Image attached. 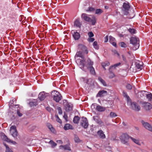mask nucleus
<instances>
[{"label": "nucleus", "mask_w": 152, "mask_h": 152, "mask_svg": "<svg viewBox=\"0 0 152 152\" xmlns=\"http://www.w3.org/2000/svg\"><path fill=\"white\" fill-rule=\"evenodd\" d=\"M94 62L90 59L88 58L86 61L85 59H81L80 64L78 65L80 68L83 70H84L85 67L90 70L91 73L93 75L95 74V69L93 66Z\"/></svg>", "instance_id": "1"}, {"label": "nucleus", "mask_w": 152, "mask_h": 152, "mask_svg": "<svg viewBox=\"0 0 152 152\" xmlns=\"http://www.w3.org/2000/svg\"><path fill=\"white\" fill-rule=\"evenodd\" d=\"M130 43L133 45V49L134 50H136L138 49L139 47V40L138 38L134 37H132L130 39Z\"/></svg>", "instance_id": "2"}, {"label": "nucleus", "mask_w": 152, "mask_h": 152, "mask_svg": "<svg viewBox=\"0 0 152 152\" xmlns=\"http://www.w3.org/2000/svg\"><path fill=\"white\" fill-rule=\"evenodd\" d=\"M51 94L53 99L57 102H59L62 99V96L57 91H52Z\"/></svg>", "instance_id": "3"}, {"label": "nucleus", "mask_w": 152, "mask_h": 152, "mask_svg": "<svg viewBox=\"0 0 152 152\" xmlns=\"http://www.w3.org/2000/svg\"><path fill=\"white\" fill-rule=\"evenodd\" d=\"M81 17L84 20L87 22H91L93 25H94L96 23V20L94 16H93L92 18L87 16V14L85 13H83L81 15Z\"/></svg>", "instance_id": "4"}, {"label": "nucleus", "mask_w": 152, "mask_h": 152, "mask_svg": "<svg viewBox=\"0 0 152 152\" xmlns=\"http://www.w3.org/2000/svg\"><path fill=\"white\" fill-rule=\"evenodd\" d=\"M76 61L78 65L80 64V60L81 59H85L83 53L81 51H78L77 52L75 56Z\"/></svg>", "instance_id": "5"}, {"label": "nucleus", "mask_w": 152, "mask_h": 152, "mask_svg": "<svg viewBox=\"0 0 152 152\" xmlns=\"http://www.w3.org/2000/svg\"><path fill=\"white\" fill-rule=\"evenodd\" d=\"M10 133L11 135L15 139H17L18 133L17 131L16 127L15 126H12L10 129Z\"/></svg>", "instance_id": "6"}, {"label": "nucleus", "mask_w": 152, "mask_h": 152, "mask_svg": "<svg viewBox=\"0 0 152 152\" xmlns=\"http://www.w3.org/2000/svg\"><path fill=\"white\" fill-rule=\"evenodd\" d=\"M120 138L121 142L123 144H125L127 143L129 137L126 134L123 133L121 135Z\"/></svg>", "instance_id": "7"}, {"label": "nucleus", "mask_w": 152, "mask_h": 152, "mask_svg": "<svg viewBox=\"0 0 152 152\" xmlns=\"http://www.w3.org/2000/svg\"><path fill=\"white\" fill-rule=\"evenodd\" d=\"M130 8V6L128 3H124L123 4V8L122 10L124 15H127L128 14V11Z\"/></svg>", "instance_id": "8"}, {"label": "nucleus", "mask_w": 152, "mask_h": 152, "mask_svg": "<svg viewBox=\"0 0 152 152\" xmlns=\"http://www.w3.org/2000/svg\"><path fill=\"white\" fill-rule=\"evenodd\" d=\"M128 103L131 104L132 108L133 110L136 111H139L140 110V107L136 102H133L132 103L131 101H130Z\"/></svg>", "instance_id": "9"}, {"label": "nucleus", "mask_w": 152, "mask_h": 152, "mask_svg": "<svg viewBox=\"0 0 152 152\" xmlns=\"http://www.w3.org/2000/svg\"><path fill=\"white\" fill-rule=\"evenodd\" d=\"M80 124L81 126L85 129L87 128L88 126V121L86 118H82Z\"/></svg>", "instance_id": "10"}, {"label": "nucleus", "mask_w": 152, "mask_h": 152, "mask_svg": "<svg viewBox=\"0 0 152 152\" xmlns=\"http://www.w3.org/2000/svg\"><path fill=\"white\" fill-rule=\"evenodd\" d=\"M141 123L145 128L152 132V127L149 124L143 121H142Z\"/></svg>", "instance_id": "11"}, {"label": "nucleus", "mask_w": 152, "mask_h": 152, "mask_svg": "<svg viewBox=\"0 0 152 152\" xmlns=\"http://www.w3.org/2000/svg\"><path fill=\"white\" fill-rule=\"evenodd\" d=\"M107 95V92L104 90H102L99 91L97 94V97H102Z\"/></svg>", "instance_id": "12"}, {"label": "nucleus", "mask_w": 152, "mask_h": 152, "mask_svg": "<svg viewBox=\"0 0 152 152\" xmlns=\"http://www.w3.org/2000/svg\"><path fill=\"white\" fill-rule=\"evenodd\" d=\"M144 108L146 110H149L152 108V105L149 103L148 102H143L142 103Z\"/></svg>", "instance_id": "13"}, {"label": "nucleus", "mask_w": 152, "mask_h": 152, "mask_svg": "<svg viewBox=\"0 0 152 152\" xmlns=\"http://www.w3.org/2000/svg\"><path fill=\"white\" fill-rule=\"evenodd\" d=\"M2 138L4 140L8 142H11L14 144H15L16 143L15 141H12L10 139L8 138L5 135H2Z\"/></svg>", "instance_id": "14"}, {"label": "nucleus", "mask_w": 152, "mask_h": 152, "mask_svg": "<svg viewBox=\"0 0 152 152\" xmlns=\"http://www.w3.org/2000/svg\"><path fill=\"white\" fill-rule=\"evenodd\" d=\"M109 42L112 44V45L116 47L117 45L116 42H115V39L112 36H110L109 37Z\"/></svg>", "instance_id": "15"}, {"label": "nucleus", "mask_w": 152, "mask_h": 152, "mask_svg": "<svg viewBox=\"0 0 152 152\" xmlns=\"http://www.w3.org/2000/svg\"><path fill=\"white\" fill-rule=\"evenodd\" d=\"M46 97L45 92L43 91L40 93L38 96V98L41 101H42Z\"/></svg>", "instance_id": "16"}, {"label": "nucleus", "mask_w": 152, "mask_h": 152, "mask_svg": "<svg viewBox=\"0 0 152 152\" xmlns=\"http://www.w3.org/2000/svg\"><path fill=\"white\" fill-rule=\"evenodd\" d=\"M73 33V36L75 40H78L80 38V35L79 33L74 31Z\"/></svg>", "instance_id": "17"}, {"label": "nucleus", "mask_w": 152, "mask_h": 152, "mask_svg": "<svg viewBox=\"0 0 152 152\" xmlns=\"http://www.w3.org/2000/svg\"><path fill=\"white\" fill-rule=\"evenodd\" d=\"M79 48L81 49L83 51H85V53L87 54L88 51L87 50L86 48L84 45H80L79 46Z\"/></svg>", "instance_id": "18"}, {"label": "nucleus", "mask_w": 152, "mask_h": 152, "mask_svg": "<svg viewBox=\"0 0 152 152\" xmlns=\"http://www.w3.org/2000/svg\"><path fill=\"white\" fill-rule=\"evenodd\" d=\"M142 64L143 63L141 61H139L138 62H136V66L137 69H142L143 67L142 66Z\"/></svg>", "instance_id": "19"}, {"label": "nucleus", "mask_w": 152, "mask_h": 152, "mask_svg": "<svg viewBox=\"0 0 152 152\" xmlns=\"http://www.w3.org/2000/svg\"><path fill=\"white\" fill-rule=\"evenodd\" d=\"M98 134L99 135V137L102 139L105 137V136L102 130H100L98 132Z\"/></svg>", "instance_id": "20"}, {"label": "nucleus", "mask_w": 152, "mask_h": 152, "mask_svg": "<svg viewBox=\"0 0 152 152\" xmlns=\"http://www.w3.org/2000/svg\"><path fill=\"white\" fill-rule=\"evenodd\" d=\"M96 108L97 110L99 112L104 111L106 110V108L105 107H104L99 105L97 106Z\"/></svg>", "instance_id": "21"}, {"label": "nucleus", "mask_w": 152, "mask_h": 152, "mask_svg": "<svg viewBox=\"0 0 152 152\" xmlns=\"http://www.w3.org/2000/svg\"><path fill=\"white\" fill-rule=\"evenodd\" d=\"M64 130H66L69 129H72V126L69 124H66L64 127Z\"/></svg>", "instance_id": "22"}, {"label": "nucleus", "mask_w": 152, "mask_h": 152, "mask_svg": "<svg viewBox=\"0 0 152 152\" xmlns=\"http://www.w3.org/2000/svg\"><path fill=\"white\" fill-rule=\"evenodd\" d=\"M65 107L66 111H69L72 110V106L71 105L67 103Z\"/></svg>", "instance_id": "23"}, {"label": "nucleus", "mask_w": 152, "mask_h": 152, "mask_svg": "<svg viewBox=\"0 0 152 152\" xmlns=\"http://www.w3.org/2000/svg\"><path fill=\"white\" fill-rule=\"evenodd\" d=\"M147 92L145 91H142L139 92L138 93V95L139 97H142L145 95H146Z\"/></svg>", "instance_id": "24"}, {"label": "nucleus", "mask_w": 152, "mask_h": 152, "mask_svg": "<svg viewBox=\"0 0 152 152\" xmlns=\"http://www.w3.org/2000/svg\"><path fill=\"white\" fill-rule=\"evenodd\" d=\"M130 138L135 143L139 145H141L140 143L138 140L134 139L132 137H130Z\"/></svg>", "instance_id": "25"}, {"label": "nucleus", "mask_w": 152, "mask_h": 152, "mask_svg": "<svg viewBox=\"0 0 152 152\" xmlns=\"http://www.w3.org/2000/svg\"><path fill=\"white\" fill-rule=\"evenodd\" d=\"M146 95L149 101H151L152 99V94L151 93L147 92Z\"/></svg>", "instance_id": "26"}, {"label": "nucleus", "mask_w": 152, "mask_h": 152, "mask_svg": "<svg viewBox=\"0 0 152 152\" xmlns=\"http://www.w3.org/2000/svg\"><path fill=\"white\" fill-rule=\"evenodd\" d=\"M109 65V62L107 61L102 63V66L105 70L106 69V68H105V67L106 66H108Z\"/></svg>", "instance_id": "27"}, {"label": "nucleus", "mask_w": 152, "mask_h": 152, "mask_svg": "<svg viewBox=\"0 0 152 152\" xmlns=\"http://www.w3.org/2000/svg\"><path fill=\"white\" fill-rule=\"evenodd\" d=\"M121 64V63L120 62L116 63L113 65L111 66L109 69H110L111 68L115 69L116 68L118 67Z\"/></svg>", "instance_id": "28"}, {"label": "nucleus", "mask_w": 152, "mask_h": 152, "mask_svg": "<svg viewBox=\"0 0 152 152\" xmlns=\"http://www.w3.org/2000/svg\"><path fill=\"white\" fill-rule=\"evenodd\" d=\"M80 120V118L78 116H76L73 119V121L75 124L78 123Z\"/></svg>", "instance_id": "29"}, {"label": "nucleus", "mask_w": 152, "mask_h": 152, "mask_svg": "<svg viewBox=\"0 0 152 152\" xmlns=\"http://www.w3.org/2000/svg\"><path fill=\"white\" fill-rule=\"evenodd\" d=\"M60 149H64V150H69V148L67 145H61L60 146Z\"/></svg>", "instance_id": "30"}, {"label": "nucleus", "mask_w": 152, "mask_h": 152, "mask_svg": "<svg viewBox=\"0 0 152 152\" xmlns=\"http://www.w3.org/2000/svg\"><path fill=\"white\" fill-rule=\"evenodd\" d=\"M99 81L104 86H106V84L105 81L101 77L98 78Z\"/></svg>", "instance_id": "31"}, {"label": "nucleus", "mask_w": 152, "mask_h": 152, "mask_svg": "<svg viewBox=\"0 0 152 152\" xmlns=\"http://www.w3.org/2000/svg\"><path fill=\"white\" fill-rule=\"evenodd\" d=\"M123 95L124 96L126 97L128 101V103L130 101L129 96L127 95V93L125 92H123Z\"/></svg>", "instance_id": "32"}, {"label": "nucleus", "mask_w": 152, "mask_h": 152, "mask_svg": "<svg viewBox=\"0 0 152 152\" xmlns=\"http://www.w3.org/2000/svg\"><path fill=\"white\" fill-rule=\"evenodd\" d=\"M74 25L77 27H79L80 24L79 21L77 20H76L75 21Z\"/></svg>", "instance_id": "33"}, {"label": "nucleus", "mask_w": 152, "mask_h": 152, "mask_svg": "<svg viewBox=\"0 0 152 152\" xmlns=\"http://www.w3.org/2000/svg\"><path fill=\"white\" fill-rule=\"evenodd\" d=\"M103 12L102 10L101 9H97L96 10L95 14L98 15H100Z\"/></svg>", "instance_id": "34"}, {"label": "nucleus", "mask_w": 152, "mask_h": 152, "mask_svg": "<svg viewBox=\"0 0 152 152\" xmlns=\"http://www.w3.org/2000/svg\"><path fill=\"white\" fill-rule=\"evenodd\" d=\"M6 148V152H13L6 144H4Z\"/></svg>", "instance_id": "35"}, {"label": "nucleus", "mask_w": 152, "mask_h": 152, "mask_svg": "<svg viewBox=\"0 0 152 152\" xmlns=\"http://www.w3.org/2000/svg\"><path fill=\"white\" fill-rule=\"evenodd\" d=\"M49 143L51 145V147L52 148H54L57 145L56 143L52 140H50L49 142Z\"/></svg>", "instance_id": "36"}, {"label": "nucleus", "mask_w": 152, "mask_h": 152, "mask_svg": "<svg viewBox=\"0 0 152 152\" xmlns=\"http://www.w3.org/2000/svg\"><path fill=\"white\" fill-rule=\"evenodd\" d=\"M29 104L31 106H36L37 105V102L36 101H32L29 102Z\"/></svg>", "instance_id": "37"}, {"label": "nucleus", "mask_w": 152, "mask_h": 152, "mask_svg": "<svg viewBox=\"0 0 152 152\" xmlns=\"http://www.w3.org/2000/svg\"><path fill=\"white\" fill-rule=\"evenodd\" d=\"M126 88L129 90H131L132 89V86L129 83H127L126 86Z\"/></svg>", "instance_id": "38"}, {"label": "nucleus", "mask_w": 152, "mask_h": 152, "mask_svg": "<svg viewBox=\"0 0 152 152\" xmlns=\"http://www.w3.org/2000/svg\"><path fill=\"white\" fill-rule=\"evenodd\" d=\"M93 46L95 49H98L99 47L97 45V42H96L95 41L94 42Z\"/></svg>", "instance_id": "39"}, {"label": "nucleus", "mask_w": 152, "mask_h": 152, "mask_svg": "<svg viewBox=\"0 0 152 152\" xmlns=\"http://www.w3.org/2000/svg\"><path fill=\"white\" fill-rule=\"evenodd\" d=\"M110 117L113 118L116 116L117 115L115 113L111 112L110 114Z\"/></svg>", "instance_id": "40"}, {"label": "nucleus", "mask_w": 152, "mask_h": 152, "mask_svg": "<svg viewBox=\"0 0 152 152\" xmlns=\"http://www.w3.org/2000/svg\"><path fill=\"white\" fill-rule=\"evenodd\" d=\"M129 31L131 34H134L135 33V30L133 28H129L128 29Z\"/></svg>", "instance_id": "41"}, {"label": "nucleus", "mask_w": 152, "mask_h": 152, "mask_svg": "<svg viewBox=\"0 0 152 152\" xmlns=\"http://www.w3.org/2000/svg\"><path fill=\"white\" fill-rule=\"evenodd\" d=\"M119 45L122 47H126V44L123 42H120L119 44Z\"/></svg>", "instance_id": "42"}, {"label": "nucleus", "mask_w": 152, "mask_h": 152, "mask_svg": "<svg viewBox=\"0 0 152 152\" xmlns=\"http://www.w3.org/2000/svg\"><path fill=\"white\" fill-rule=\"evenodd\" d=\"M56 121L60 123H61V120L59 118L58 115H56Z\"/></svg>", "instance_id": "43"}, {"label": "nucleus", "mask_w": 152, "mask_h": 152, "mask_svg": "<svg viewBox=\"0 0 152 152\" xmlns=\"http://www.w3.org/2000/svg\"><path fill=\"white\" fill-rule=\"evenodd\" d=\"M88 35L89 37H91L94 36V34L92 32H90L88 33Z\"/></svg>", "instance_id": "44"}, {"label": "nucleus", "mask_w": 152, "mask_h": 152, "mask_svg": "<svg viewBox=\"0 0 152 152\" xmlns=\"http://www.w3.org/2000/svg\"><path fill=\"white\" fill-rule=\"evenodd\" d=\"M115 77V75L113 73H110L109 76V77L110 78H112Z\"/></svg>", "instance_id": "45"}, {"label": "nucleus", "mask_w": 152, "mask_h": 152, "mask_svg": "<svg viewBox=\"0 0 152 152\" xmlns=\"http://www.w3.org/2000/svg\"><path fill=\"white\" fill-rule=\"evenodd\" d=\"M75 142H80V140L77 137H75Z\"/></svg>", "instance_id": "46"}, {"label": "nucleus", "mask_w": 152, "mask_h": 152, "mask_svg": "<svg viewBox=\"0 0 152 152\" xmlns=\"http://www.w3.org/2000/svg\"><path fill=\"white\" fill-rule=\"evenodd\" d=\"M94 9L92 7H90L89 8V10H86V11L87 12H93L94 10Z\"/></svg>", "instance_id": "47"}, {"label": "nucleus", "mask_w": 152, "mask_h": 152, "mask_svg": "<svg viewBox=\"0 0 152 152\" xmlns=\"http://www.w3.org/2000/svg\"><path fill=\"white\" fill-rule=\"evenodd\" d=\"M88 40L89 42H92L94 41V39L93 38L90 37L88 38Z\"/></svg>", "instance_id": "48"}, {"label": "nucleus", "mask_w": 152, "mask_h": 152, "mask_svg": "<svg viewBox=\"0 0 152 152\" xmlns=\"http://www.w3.org/2000/svg\"><path fill=\"white\" fill-rule=\"evenodd\" d=\"M47 126L48 128L50 129L52 127H53V126L52 125L49 123H48L47 124Z\"/></svg>", "instance_id": "49"}, {"label": "nucleus", "mask_w": 152, "mask_h": 152, "mask_svg": "<svg viewBox=\"0 0 152 152\" xmlns=\"http://www.w3.org/2000/svg\"><path fill=\"white\" fill-rule=\"evenodd\" d=\"M47 126L48 128L50 129L52 127H53V126L52 125L49 123H48L47 124Z\"/></svg>", "instance_id": "50"}, {"label": "nucleus", "mask_w": 152, "mask_h": 152, "mask_svg": "<svg viewBox=\"0 0 152 152\" xmlns=\"http://www.w3.org/2000/svg\"><path fill=\"white\" fill-rule=\"evenodd\" d=\"M58 113L59 114H61L62 113V111L60 107H58Z\"/></svg>", "instance_id": "51"}, {"label": "nucleus", "mask_w": 152, "mask_h": 152, "mask_svg": "<svg viewBox=\"0 0 152 152\" xmlns=\"http://www.w3.org/2000/svg\"><path fill=\"white\" fill-rule=\"evenodd\" d=\"M51 132L53 133H55L56 132L55 129L53 127L50 129Z\"/></svg>", "instance_id": "52"}, {"label": "nucleus", "mask_w": 152, "mask_h": 152, "mask_svg": "<svg viewBox=\"0 0 152 152\" xmlns=\"http://www.w3.org/2000/svg\"><path fill=\"white\" fill-rule=\"evenodd\" d=\"M108 41V36H106L104 38V42H107Z\"/></svg>", "instance_id": "53"}, {"label": "nucleus", "mask_w": 152, "mask_h": 152, "mask_svg": "<svg viewBox=\"0 0 152 152\" xmlns=\"http://www.w3.org/2000/svg\"><path fill=\"white\" fill-rule=\"evenodd\" d=\"M17 113L18 115L20 117L22 116V114L20 113V112L19 111V110H18Z\"/></svg>", "instance_id": "54"}, {"label": "nucleus", "mask_w": 152, "mask_h": 152, "mask_svg": "<svg viewBox=\"0 0 152 152\" xmlns=\"http://www.w3.org/2000/svg\"><path fill=\"white\" fill-rule=\"evenodd\" d=\"M64 118L66 120V121H67V119L68 118L67 116V115H66L65 113L64 114V115L63 116Z\"/></svg>", "instance_id": "55"}, {"label": "nucleus", "mask_w": 152, "mask_h": 152, "mask_svg": "<svg viewBox=\"0 0 152 152\" xmlns=\"http://www.w3.org/2000/svg\"><path fill=\"white\" fill-rule=\"evenodd\" d=\"M56 142L60 144H62L63 143L62 141L60 140H57L56 141Z\"/></svg>", "instance_id": "56"}, {"label": "nucleus", "mask_w": 152, "mask_h": 152, "mask_svg": "<svg viewBox=\"0 0 152 152\" xmlns=\"http://www.w3.org/2000/svg\"><path fill=\"white\" fill-rule=\"evenodd\" d=\"M46 109L48 111L50 112L51 110V108H50L49 107H46Z\"/></svg>", "instance_id": "57"}, {"label": "nucleus", "mask_w": 152, "mask_h": 152, "mask_svg": "<svg viewBox=\"0 0 152 152\" xmlns=\"http://www.w3.org/2000/svg\"><path fill=\"white\" fill-rule=\"evenodd\" d=\"M98 117L97 116H95L94 117V120L96 121V120L98 118Z\"/></svg>", "instance_id": "58"}, {"label": "nucleus", "mask_w": 152, "mask_h": 152, "mask_svg": "<svg viewBox=\"0 0 152 152\" xmlns=\"http://www.w3.org/2000/svg\"><path fill=\"white\" fill-rule=\"evenodd\" d=\"M114 53L115 54H116L118 56H119V54L117 53L116 51L114 50Z\"/></svg>", "instance_id": "59"}, {"label": "nucleus", "mask_w": 152, "mask_h": 152, "mask_svg": "<svg viewBox=\"0 0 152 152\" xmlns=\"http://www.w3.org/2000/svg\"><path fill=\"white\" fill-rule=\"evenodd\" d=\"M122 58H123V59L124 61L125 60V57L123 56L122 55Z\"/></svg>", "instance_id": "60"}, {"label": "nucleus", "mask_w": 152, "mask_h": 152, "mask_svg": "<svg viewBox=\"0 0 152 152\" xmlns=\"http://www.w3.org/2000/svg\"><path fill=\"white\" fill-rule=\"evenodd\" d=\"M104 7L105 9H108V8H109V7L107 6H105Z\"/></svg>", "instance_id": "61"}, {"label": "nucleus", "mask_w": 152, "mask_h": 152, "mask_svg": "<svg viewBox=\"0 0 152 152\" xmlns=\"http://www.w3.org/2000/svg\"><path fill=\"white\" fill-rule=\"evenodd\" d=\"M87 148H88L89 149H91V148H90V147H88V146H87Z\"/></svg>", "instance_id": "62"}, {"label": "nucleus", "mask_w": 152, "mask_h": 152, "mask_svg": "<svg viewBox=\"0 0 152 152\" xmlns=\"http://www.w3.org/2000/svg\"><path fill=\"white\" fill-rule=\"evenodd\" d=\"M128 53L129 54H131L130 53V52H128Z\"/></svg>", "instance_id": "63"}, {"label": "nucleus", "mask_w": 152, "mask_h": 152, "mask_svg": "<svg viewBox=\"0 0 152 152\" xmlns=\"http://www.w3.org/2000/svg\"><path fill=\"white\" fill-rule=\"evenodd\" d=\"M151 151L152 152V148L151 149Z\"/></svg>", "instance_id": "64"}]
</instances>
